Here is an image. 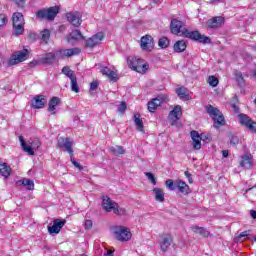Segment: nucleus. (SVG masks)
Instances as JSON below:
<instances>
[{"label": "nucleus", "instance_id": "nucleus-1", "mask_svg": "<svg viewBox=\"0 0 256 256\" xmlns=\"http://www.w3.org/2000/svg\"><path fill=\"white\" fill-rule=\"evenodd\" d=\"M102 209L106 213L113 212L114 215L125 216L127 215V210L123 207H120L119 204L113 201L109 196L102 197Z\"/></svg>", "mask_w": 256, "mask_h": 256}, {"label": "nucleus", "instance_id": "nucleus-2", "mask_svg": "<svg viewBox=\"0 0 256 256\" xmlns=\"http://www.w3.org/2000/svg\"><path fill=\"white\" fill-rule=\"evenodd\" d=\"M206 113H208V115H210V117L213 119L215 129H219L225 125V116H223L220 109L214 107L213 105H208L206 106Z\"/></svg>", "mask_w": 256, "mask_h": 256}, {"label": "nucleus", "instance_id": "nucleus-3", "mask_svg": "<svg viewBox=\"0 0 256 256\" xmlns=\"http://www.w3.org/2000/svg\"><path fill=\"white\" fill-rule=\"evenodd\" d=\"M128 67L132 71H136L137 73H147V69H149V65H147L143 59L137 58L135 56L128 57Z\"/></svg>", "mask_w": 256, "mask_h": 256}, {"label": "nucleus", "instance_id": "nucleus-4", "mask_svg": "<svg viewBox=\"0 0 256 256\" xmlns=\"http://www.w3.org/2000/svg\"><path fill=\"white\" fill-rule=\"evenodd\" d=\"M182 37H187V39H192V41H197L198 43H204L207 45L211 43V38L199 33V31H189L185 28H182Z\"/></svg>", "mask_w": 256, "mask_h": 256}, {"label": "nucleus", "instance_id": "nucleus-5", "mask_svg": "<svg viewBox=\"0 0 256 256\" xmlns=\"http://www.w3.org/2000/svg\"><path fill=\"white\" fill-rule=\"evenodd\" d=\"M59 14V6H53L48 9L39 10L36 13L38 19H46L47 21H53Z\"/></svg>", "mask_w": 256, "mask_h": 256}, {"label": "nucleus", "instance_id": "nucleus-6", "mask_svg": "<svg viewBox=\"0 0 256 256\" xmlns=\"http://www.w3.org/2000/svg\"><path fill=\"white\" fill-rule=\"evenodd\" d=\"M113 233L117 241H129V239H131V232L123 226L114 227Z\"/></svg>", "mask_w": 256, "mask_h": 256}, {"label": "nucleus", "instance_id": "nucleus-7", "mask_svg": "<svg viewBox=\"0 0 256 256\" xmlns=\"http://www.w3.org/2000/svg\"><path fill=\"white\" fill-rule=\"evenodd\" d=\"M29 56V50L24 49L22 51H17L12 55V58L9 59L8 65L13 66L17 65V63H23V61L27 60Z\"/></svg>", "mask_w": 256, "mask_h": 256}, {"label": "nucleus", "instance_id": "nucleus-8", "mask_svg": "<svg viewBox=\"0 0 256 256\" xmlns=\"http://www.w3.org/2000/svg\"><path fill=\"white\" fill-rule=\"evenodd\" d=\"M140 47L143 51H153L155 48V40L151 35L146 34L140 39Z\"/></svg>", "mask_w": 256, "mask_h": 256}, {"label": "nucleus", "instance_id": "nucleus-9", "mask_svg": "<svg viewBox=\"0 0 256 256\" xmlns=\"http://www.w3.org/2000/svg\"><path fill=\"white\" fill-rule=\"evenodd\" d=\"M172 243H173V236H171V234L163 233L160 235V239H159L160 251H163L164 253L167 252L169 247H171Z\"/></svg>", "mask_w": 256, "mask_h": 256}, {"label": "nucleus", "instance_id": "nucleus-10", "mask_svg": "<svg viewBox=\"0 0 256 256\" xmlns=\"http://www.w3.org/2000/svg\"><path fill=\"white\" fill-rule=\"evenodd\" d=\"M225 25V18L223 16H214L206 22L207 29H221Z\"/></svg>", "mask_w": 256, "mask_h": 256}, {"label": "nucleus", "instance_id": "nucleus-11", "mask_svg": "<svg viewBox=\"0 0 256 256\" xmlns=\"http://www.w3.org/2000/svg\"><path fill=\"white\" fill-rule=\"evenodd\" d=\"M65 223H67L65 219H55L53 225L48 226V232L50 235H59L63 227H65Z\"/></svg>", "mask_w": 256, "mask_h": 256}, {"label": "nucleus", "instance_id": "nucleus-12", "mask_svg": "<svg viewBox=\"0 0 256 256\" xmlns=\"http://www.w3.org/2000/svg\"><path fill=\"white\" fill-rule=\"evenodd\" d=\"M59 149H65L69 155H73V141L69 138L60 137L58 138Z\"/></svg>", "mask_w": 256, "mask_h": 256}, {"label": "nucleus", "instance_id": "nucleus-13", "mask_svg": "<svg viewBox=\"0 0 256 256\" xmlns=\"http://www.w3.org/2000/svg\"><path fill=\"white\" fill-rule=\"evenodd\" d=\"M67 21L71 23L74 27H81L83 20L81 19V13L79 12H69L66 14Z\"/></svg>", "mask_w": 256, "mask_h": 256}, {"label": "nucleus", "instance_id": "nucleus-14", "mask_svg": "<svg viewBox=\"0 0 256 256\" xmlns=\"http://www.w3.org/2000/svg\"><path fill=\"white\" fill-rule=\"evenodd\" d=\"M103 39H105V34H103V32H98L91 38H88L85 42V45L86 47L93 48V47H96V45H99V43H101Z\"/></svg>", "mask_w": 256, "mask_h": 256}, {"label": "nucleus", "instance_id": "nucleus-15", "mask_svg": "<svg viewBox=\"0 0 256 256\" xmlns=\"http://www.w3.org/2000/svg\"><path fill=\"white\" fill-rule=\"evenodd\" d=\"M183 115V109L181 106L177 105L172 111H170L168 119L170 120V125H175L179 121V117Z\"/></svg>", "mask_w": 256, "mask_h": 256}, {"label": "nucleus", "instance_id": "nucleus-16", "mask_svg": "<svg viewBox=\"0 0 256 256\" xmlns=\"http://www.w3.org/2000/svg\"><path fill=\"white\" fill-rule=\"evenodd\" d=\"M183 22L173 19L170 24V31L173 33V35H180V37H183Z\"/></svg>", "mask_w": 256, "mask_h": 256}, {"label": "nucleus", "instance_id": "nucleus-17", "mask_svg": "<svg viewBox=\"0 0 256 256\" xmlns=\"http://www.w3.org/2000/svg\"><path fill=\"white\" fill-rule=\"evenodd\" d=\"M100 73H102V75H105L113 83H117V81H119V76L117 75V73L109 69V67L107 66H100Z\"/></svg>", "mask_w": 256, "mask_h": 256}, {"label": "nucleus", "instance_id": "nucleus-18", "mask_svg": "<svg viewBox=\"0 0 256 256\" xmlns=\"http://www.w3.org/2000/svg\"><path fill=\"white\" fill-rule=\"evenodd\" d=\"M191 139H192V147L195 151H199L201 149V141L203 139V134H199V132L193 130L190 132Z\"/></svg>", "mask_w": 256, "mask_h": 256}, {"label": "nucleus", "instance_id": "nucleus-19", "mask_svg": "<svg viewBox=\"0 0 256 256\" xmlns=\"http://www.w3.org/2000/svg\"><path fill=\"white\" fill-rule=\"evenodd\" d=\"M57 55L58 53L48 52L40 57V63L42 65H53L57 61Z\"/></svg>", "mask_w": 256, "mask_h": 256}, {"label": "nucleus", "instance_id": "nucleus-20", "mask_svg": "<svg viewBox=\"0 0 256 256\" xmlns=\"http://www.w3.org/2000/svg\"><path fill=\"white\" fill-rule=\"evenodd\" d=\"M238 119L241 125H244V127H247V129H249L250 131L251 129H253V125L255 124V122H253V120L248 115L240 113L238 115Z\"/></svg>", "mask_w": 256, "mask_h": 256}, {"label": "nucleus", "instance_id": "nucleus-21", "mask_svg": "<svg viewBox=\"0 0 256 256\" xmlns=\"http://www.w3.org/2000/svg\"><path fill=\"white\" fill-rule=\"evenodd\" d=\"M45 103H47V99L43 95H36L32 100V108L33 109H43L45 107Z\"/></svg>", "mask_w": 256, "mask_h": 256}, {"label": "nucleus", "instance_id": "nucleus-22", "mask_svg": "<svg viewBox=\"0 0 256 256\" xmlns=\"http://www.w3.org/2000/svg\"><path fill=\"white\" fill-rule=\"evenodd\" d=\"M240 166L244 169H251L253 167V156L251 154L243 155Z\"/></svg>", "mask_w": 256, "mask_h": 256}, {"label": "nucleus", "instance_id": "nucleus-23", "mask_svg": "<svg viewBox=\"0 0 256 256\" xmlns=\"http://www.w3.org/2000/svg\"><path fill=\"white\" fill-rule=\"evenodd\" d=\"M176 189H178L179 193H182V195H189V193H191L189 185L182 180H176Z\"/></svg>", "mask_w": 256, "mask_h": 256}, {"label": "nucleus", "instance_id": "nucleus-24", "mask_svg": "<svg viewBox=\"0 0 256 256\" xmlns=\"http://www.w3.org/2000/svg\"><path fill=\"white\" fill-rule=\"evenodd\" d=\"M16 185L18 187L23 185V187H26V189L28 191H33V189H35V182H33V180H31L29 178H24V179L18 180L16 182Z\"/></svg>", "mask_w": 256, "mask_h": 256}, {"label": "nucleus", "instance_id": "nucleus-25", "mask_svg": "<svg viewBox=\"0 0 256 256\" xmlns=\"http://www.w3.org/2000/svg\"><path fill=\"white\" fill-rule=\"evenodd\" d=\"M61 57H73L75 55H79L81 53V49L79 48H70L58 51Z\"/></svg>", "mask_w": 256, "mask_h": 256}, {"label": "nucleus", "instance_id": "nucleus-26", "mask_svg": "<svg viewBox=\"0 0 256 256\" xmlns=\"http://www.w3.org/2000/svg\"><path fill=\"white\" fill-rule=\"evenodd\" d=\"M81 39H85V37L81 31L77 29L72 31L67 37L68 43H73V41H81Z\"/></svg>", "mask_w": 256, "mask_h": 256}, {"label": "nucleus", "instance_id": "nucleus-27", "mask_svg": "<svg viewBox=\"0 0 256 256\" xmlns=\"http://www.w3.org/2000/svg\"><path fill=\"white\" fill-rule=\"evenodd\" d=\"M61 103V99L59 97H52L49 101L48 111L52 113V115H56L55 109H57V105Z\"/></svg>", "mask_w": 256, "mask_h": 256}, {"label": "nucleus", "instance_id": "nucleus-28", "mask_svg": "<svg viewBox=\"0 0 256 256\" xmlns=\"http://www.w3.org/2000/svg\"><path fill=\"white\" fill-rule=\"evenodd\" d=\"M19 141H20V145L23 149V151H25V153L29 154V155H35V151L33 150L31 144H27L25 142V139L23 138V136H19Z\"/></svg>", "mask_w": 256, "mask_h": 256}, {"label": "nucleus", "instance_id": "nucleus-29", "mask_svg": "<svg viewBox=\"0 0 256 256\" xmlns=\"http://www.w3.org/2000/svg\"><path fill=\"white\" fill-rule=\"evenodd\" d=\"M187 49V41L185 40H178L174 44V51L175 53H183Z\"/></svg>", "mask_w": 256, "mask_h": 256}, {"label": "nucleus", "instance_id": "nucleus-30", "mask_svg": "<svg viewBox=\"0 0 256 256\" xmlns=\"http://www.w3.org/2000/svg\"><path fill=\"white\" fill-rule=\"evenodd\" d=\"M12 25H25V18H23V14L15 12L12 16Z\"/></svg>", "mask_w": 256, "mask_h": 256}, {"label": "nucleus", "instance_id": "nucleus-31", "mask_svg": "<svg viewBox=\"0 0 256 256\" xmlns=\"http://www.w3.org/2000/svg\"><path fill=\"white\" fill-rule=\"evenodd\" d=\"M152 101L154 102L156 107H161L162 103H167L169 101V97L166 94H159Z\"/></svg>", "mask_w": 256, "mask_h": 256}, {"label": "nucleus", "instance_id": "nucleus-32", "mask_svg": "<svg viewBox=\"0 0 256 256\" xmlns=\"http://www.w3.org/2000/svg\"><path fill=\"white\" fill-rule=\"evenodd\" d=\"M153 193L156 201H159V203H163V201H165V192H163V189L154 188Z\"/></svg>", "mask_w": 256, "mask_h": 256}, {"label": "nucleus", "instance_id": "nucleus-33", "mask_svg": "<svg viewBox=\"0 0 256 256\" xmlns=\"http://www.w3.org/2000/svg\"><path fill=\"white\" fill-rule=\"evenodd\" d=\"M23 33H25V24H13V35L19 37V35H23Z\"/></svg>", "mask_w": 256, "mask_h": 256}, {"label": "nucleus", "instance_id": "nucleus-34", "mask_svg": "<svg viewBox=\"0 0 256 256\" xmlns=\"http://www.w3.org/2000/svg\"><path fill=\"white\" fill-rule=\"evenodd\" d=\"M0 174L7 179L11 175V166L7 165V163L0 164Z\"/></svg>", "mask_w": 256, "mask_h": 256}, {"label": "nucleus", "instance_id": "nucleus-35", "mask_svg": "<svg viewBox=\"0 0 256 256\" xmlns=\"http://www.w3.org/2000/svg\"><path fill=\"white\" fill-rule=\"evenodd\" d=\"M191 229L194 233L201 235V237H209V231L203 227L192 226Z\"/></svg>", "mask_w": 256, "mask_h": 256}, {"label": "nucleus", "instance_id": "nucleus-36", "mask_svg": "<svg viewBox=\"0 0 256 256\" xmlns=\"http://www.w3.org/2000/svg\"><path fill=\"white\" fill-rule=\"evenodd\" d=\"M176 94L180 99H189V90H187L185 87L177 88Z\"/></svg>", "mask_w": 256, "mask_h": 256}, {"label": "nucleus", "instance_id": "nucleus-37", "mask_svg": "<svg viewBox=\"0 0 256 256\" xmlns=\"http://www.w3.org/2000/svg\"><path fill=\"white\" fill-rule=\"evenodd\" d=\"M51 38V32L48 29H44L40 32V35L38 36V39H41L45 44L49 42V39Z\"/></svg>", "mask_w": 256, "mask_h": 256}, {"label": "nucleus", "instance_id": "nucleus-38", "mask_svg": "<svg viewBox=\"0 0 256 256\" xmlns=\"http://www.w3.org/2000/svg\"><path fill=\"white\" fill-rule=\"evenodd\" d=\"M110 151L113 153V155H116V157H119V155H125V149L123 146L111 147Z\"/></svg>", "mask_w": 256, "mask_h": 256}, {"label": "nucleus", "instance_id": "nucleus-39", "mask_svg": "<svg viewBox=\"0 0 256 256\" xmlns=\"http://www.w3.org/2000/svg\"><path fill=\"white\" fill-rule=\"evenodd\" d=\"M134 123H135L138 131L143 132V129H144V127H143V120L140 119V115L139 114H135L134 115Z\"/></svg>", "mask_w": 256, "mask_h": 256}, {"label": "nucleus", "instance_id": "nucleus-40", "mask_svg": "<svg viewBox=\"0 0 256 256\" xmlns=\"http://www.w3.org/2000/svg\"><path fill=\"white\" fill-rule=\"evenodd\" d=\"M62 73L66 75V77L70 78V80L76 77L75 72L71 70L69 66H64L62 68Z\"/></svg>", "mask_w": 256, "mask_h": 256}, {"label": "nucleus", "instance_id": "nucleus-41", "mask_svg": "<svg viewBox=\"0 0 256 256\" xmlns=\"http://www.w3.org/2000/svg\"><path fill=\"white\" fill-rule=\"evenodd\" d=\"M165 185L169 191H175L177 189V181H173L171 179L166 180Z\"/></svg>", "mask_w": 256, "mask_h": 256}, {"label": "nucleus", "instance_id": "nucleus-42", "mask_svg": "<svg viewBox=\"0 0 256 256\" xmlns=\"http://www.w3.org/2000/svg\"><path fill=\"white\" fill-rule=\"evenodd\" d=\"M71 81V91L74 93H79V84L77 83V76L70 79Z\"/></svg>", "mask_w": 256, "mask_h": 256}, {"label": "nucleus", "instance_id": "nucleus-43", "mask_svg": "<svg viewBox=\"0 0 256 256\" xmlns=\"http://www.w3.org/2000/svg\"><path fill=\"white\" fill-rule=\"evenodd\" d=\"M158 45L159 47H161V49H167V47H169V38L167 37L160 38L158 41Z\"/></svg>", "mask_w": 256, "mask_h": 256}, {"label": "nucleus", "instance_id": "nucleus-44", "mask_svg": "<svg viewBox=\"0 0 256 256\" xmlns=\"http://www.w3.org/2000/svg\"><path fill=\"white\" fill-rule=\"evenodd\" d=\"M208 83L211 87H217V85H219V79H217L215 76H210L208 78Z\"/></svg>", "mask_w": 256, "mask_h": 256}, {"label": "nucleus", "instance_id": "nucleus-45", "mask_svg": "<svg viewBox=\"0 0 256 256\" xmlns=\"http://www.w3.org/2000/svg\"><path fill=\"white\" fill-rule=\"evenodd\" d=\"M30 145L32 146V149L35 151L37 149H39V147H41V141H39V139H34Z\"/></svg>", "mask_w": 256, "mask_h": 256}, {"label": "nucleus", "instance_id": "nucleus-46", "mask_svg": "<svg viewBox=\"0 0 256 256\" xmlns=\"http://www.w3.org/2000/svg\"><path fill=\"white\" fill-rule=\"evenodd\" d=\"M146 177L149 179L150 183H153L154 185H157V180L155 179V176L151 172L145 173Z\"/></svg>", "mask_w": 256, "mask_h": 256}, {"label": "nucleus", "instance_id": "nucleus-47", "mask_svg": "<svg viewBox=\"0 0 256 256\" xmlns=\"http://www.w3.org/2000/svg\"><path fill=\"white\" fill-rule=\"evenodd\" d=\"M118 111L123 115L125 111H127V103L126 102H121V104L118 106Z\"/></svg>", "mask_w": 256, "mask_h": 256}, {"label": "nucleus", "instance_id": "nucleus-48", "mask_svg": "<svg viewBox=\"0 0 256 256\" xmlns=\"http://www.w3.org/2000/svg\"><path fill=\"white\" fill-rule=\"evenodd\" d=\"M71 156V163L74 165V167H76L77 169H79V171H83V167L81 166V164H79V162H77L75 160V158L73 157V155H70Z\"/></svg>", "mask_w": 256, "mask_h": 256}, {"label": "nucleus", "instance_id": "nucleus-49", "mask_svg": "<svg viewBox=\"0 0 256 256\" xmlns=\"http://www.w3.org/2000/svg\"><path fill=\"white\" fill-rule=\"evenodd\" d=\"M249 235H251V230H246L244 232H242L238 238H237V241H243L241 239L245 238V237H249Z\"/></svg>", "mask_w": 256, "mask_h": 256}, {"label": "nucleus", "instance_id": "nucleus-50", "mask_svg": "<svg viewBox=\"0 0 256 256\" xmlns=\"http://www.w3.org/2000/svg\"><path fill=\"white\" fill-rule=\"evenodd\" d=\"M37 65H42V64H41V58H38V59H36V60H32V61L28 64V66H29L30 68L37 67Z\"/></svg>", "mask_w": 256, "mask_h": 256}, {"label": "nucleus", "instance_id": "nucleus-51", "mask_svg": "<svg viewBox=\"0 0 256 256\" xmlns=\"http://www.w3.org/2000/svg\"><path fill=\"white\" fill-rule=\"evenodd\" d=\"M155 109H157V105L154 104L153 100L148 102V111H150V113H154Z\"/></svg>", "mask_w": 256, "mask_h": 256}, {"label": "nucleus", "instance_id": "nucleus-52", "mask_svg": "<svg viewBox=\"0 0 256 256\" xmlns=\"http://www.w3.org/2000/svg\"><path fill=\"white\" fill-rule=\"evenodd\" d=\"M12 3H15V5H17V7H20L21 9H23V7H25V0H11Z\"/></svg>", "mask_w": 256, "mask_h": 256}, {"label": "nucleus", "instance_id": "nucleus-53", "mask_svg": "<svg viewBox=\"0 0 256 256\" xmlns=\"http://www.w3.org/2000/svg\"><path fill=\"white\" fill-rule=\"evenodd\" d=\"M236 81L239 85H242V83H244V78H243V74L240 73H237L236 74Z\"/></svg>", "mask_w": 256, "mask_h": 256}, {"label": "nucleus", "instance_id": "nucleus-54", "mask_svg": "<svg viewBox=\"0 0 256 256\" xmlns=\"http://www.w3.org/2000/svg\"><path fill=\"white\" fill-rule=\"evenodd\" d=\"M7 23V17L3 14H0V27H4Z\"/></svg>", "mask_w": 256, "mask_h": 256}, {"label": "nucleus", "instance_id": "nucleus-55", "mask_svg": "<svg viewBox=\"0 0 256 256\" xmlns=\"http://www.w3.org/2000/svg\"><path fill=\"white\" fill-rule=\"evenodd\" d=\"M99 87V83L97 81H93L90 83V91H97V88Z\"/></svg>", "mask_w": 256, "mask_h": 256}, {"label": "nucleus", "instance_id": "nucleus-56", "mask_svg": "<svg viewBox=\"0 0 256 256\" xmlns=\"http://www.w3.org/2000/svg\"><path fill=\"white\" fill-rule=\"evenodd\" d=\"M231 145H239V137L237 136H232L230 139Z\"/></svg>", "mask_w": 256, "mask_h": 256}, {"label": "nucleus", "instance_id": "nucleus-57", "mask_svg": "<svg viewBox=\"0 0 256 256\" xmlns=\"http://www.w3.org/2000/svg\"><path fill=\"white\" fill-rule=\"evenodd\" d=\"M84 227H85V229H91V227H93V221L86 220L84 223Z\"/></svg>", "mask_w": 256, "mask_h": 256}, {"label": "nucleus", "instance_id": "nucleus-58", "mask_svg": "<svg viewBox=\"0 0 256 256\" xmlns=\"http://www.w3.org/2000/svg\"><path fill=\"white\" fill-rule=\"evenodd\" d=\"M184 175L187 177L189 183H193V177H191V173L189 171H185Z\"/></svg>", "mask_w": 256, "mask_h": 256}, {"label": "nucleus", "instance_id": "nucleus-59", "mask_svg": "<svg viewBox=\"0 0 256 256\" xmlns=\"http://www.w3.org/2000/svg\"><path fill=\"white\" fill-rule=\"evenodd\" d=\"M113 253V250H107L106 253H104V256H113Z\"/></svg>", "mask_w": 256, "mask_h": 256}, {"label": "nucleus", "instance_id": "nucleus-60", "mask_svg": "<svg viewBox=\"0 0 256 256\" xmlns=\"http://www.w3.org/2000/svg\"><path fill=\"white\" fill-rule=\"evenodd\" d=\"M222 155H223V157H225V158L229 157V150H223V151H222Z\"/></svg>", "mask_w": 256, "mask_h": 256}, {"label": "nucleus", "instance_id": "nucleus-61", "mask_svg": "<svg viewBox=\"0 0 256 256\" xmlns=\"http://www.w3.org/2000/svg\"><path fill=\"white\" fill-rule=\"evenodd\" d=\"M29 38L30 39H34V41L37 39V34H35V33H30L29 34Z\"/></svg>", "mask_w": 256, "mask_h": 256}, {"label": "nucleus", "instance_id": "nucleus-62", "mask_svg": "<svg viewBox=\"0 0 256 256\" xmlns=\"http://www.w3.org/2000/svg\"><path fill=\"white\" fill-rule=\"evenodd\" d=\"M250 215H251L252 219H256V211L255 210H251Z\"/></svg>", "mask_w": 256, "mask_h": 256}, {"label": "nucleus", "instance_id": "nucleus-63", "mask_svg": "<svg viewBox=\"0 0 256 256\" xmlns=\"http://www.w3.org/2000/svg\"><path fill=\"white\" fill-rule=\"evenodd\" d=\"M232 108L234 109L235 113H239V106L233 104Z\"/></svg>", "mask_w": 256, "mask_h": 256}, {"label": "nucleus", "instance_id": "nucleus-64", "mask_svg": "<svg viewBox=\"0 0 256 256\" xmlns=\"http://www.w3.org/2000/svg\"><path fill=\"white\" fill-rule=\"evenodd\" d=\"M250 131H254V133H256V122H254L252 128H250Z\"/></svg>", "mask_w": 256, "mask_h": 256}]
</instances>
